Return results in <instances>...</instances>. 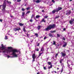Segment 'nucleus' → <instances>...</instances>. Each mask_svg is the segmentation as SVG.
Returning <instances> with one entry per match:
<instances>
[{
  "mask_svg": "<svg viewBox=\"0 0 74 74\" xmlns=\"http://www.w3.org/2000/svg\"><path fill=\"white\" fill-rule=\"evenodd\" d=\"M1 47H0V52H1L2 51L4 53V56L5 57H8V58H16L18 57V51L16 50L12 49L11 47H8V49H5L6 47L3 45V44L1 45Z\"/></svg>",
  "mask_w": 74,
  "mask_h": 74,
  "instance_id": "nucleus-1",
  "label": "nucleus"
},
{
  "mask_svg": "<svg viewBox=\"0 0 74 74\" xmlns=\"http://www.w3.org/2000/svg\"><path fill=\"white\" fill-rule=\"evenodd\" d=\"M2 0L3 1H4V3L3 5V9H2V11H3V12H7V13H9V12H8V11L5 10V5H6V3H5L6 0Z\"/></svg>",
  "mask_w": 74,
  "mask_h": 74,
  "instance_id": "nucleus-2",
  "label": "nucleus"
},
{
  "mask_svg": "<svg viewBox=\"0 0 74 74\" xmlns=\"http://www.w3.org/2000/svg\"><path fill=\"white\" fill-rule=\"evenodd\" d=\"M55 26H56L55 24L50 25L46 28L45 30L47 31L48 30H51V29H54L55 27Z\"/></svg>",
  "mask_w": 74,
  "mask_h": 74,
  "instance_id": "nucleus-3",
  "label": "nucleus"
},
{
  "mask_svg": "<svg viewBox=\"0 0 74 74\" xmlns=\"http://www.w3.org/2000/svg\"><path fill=\"white\" fill-rule=\"evenodd\" d=\"M39 55L38 56V57H40L41 55V54H42L43 53V48L41 47V49L40 51L39 52Z\"/></svg>",
  "mask_w": 74,
  "mask_h": 74,
  "instance_id": "nucleus-4",
  "label": "nucleus"
},
{
  "mask_svg": "<svg viewBox=\"0 0 74 74\" xmlns=\"http://www.w3.org/2000/svg\"><path fill=\"white\" fill-rule=\"evenodd\" d=\"M36 56L34 54H32V58H33L32 62H34L35 61V58H36Z\"/></svg>",
  "mask_w": 74,
  "mask_h": 74,
  "instance_id": "nucleus-5",
  "label": "nucleus"
},
{
  "mask_svg": "<svg viewBox=\"0 0 74 74\" xmlns=\"http://www.w3.org/2000/svg\"><path fill=\"white\" fill-rule=\"evenodd\" d=\"M74 19H72L69 21V23L71 25H72V24H73V23H74V22H74Z\"/></svg>",
  "mask_w": 74,
  "mask_h": 74,
  "instance_id": "nucleus-6",
  "label": "nucleus"
},
{
  "mask_svg": "<svg viewBox=\"0 0 74 74\" xmlns=\"http://www.w3.org/2000/svg\"><path fill=\"white\" fill-rule=\"evenodd\" d=\"M21 30V28H15L14 29V30L15 32H16L17 30L19 31V30Z\"/></svg>",
  "mask_w": 74,
  "mask_h": 74,
  "instance_id": "nucleus-7",
  "label": "nucleus"
},
{
  "mask_svg": "<svg viewBox=\"0 0 74 74\" xmlns=\"http://www.w3.org/2000/svg\"><path fill=\"white\" fill-rule=\"evenodd\" d=\"M61 10H62V8L61 7H58V8L56 10V12H58L59 11Z\"/></svg>",
  "mask_w": 74,
  "mask_h": 74,
  "instance_id": "nucleus-8",
  "label": "nucleus"
},
{
  "mask_svg": "<svg viewBox=\"0 0 74 74\" xmlns=\"http://www.w3.org/2000/svg\"><path fill=\"white\" fill-rule=\"evenodd\" d=\"M71 13V10H69L67 13L66 14V15H69Z\"/></svg>",
  "mask_w": 74,
  "mask_h": 74,
  "instance_id": "nucleus-9",
  "label": "nucleus"
},
{
  "mask_svg": "<svg viewBox=\"0 0 74 74\" xmlns=\"http://www.w3.org/2000/svg\"><path fill=\"white\" fill-rule=\"evenodd\" d=\"M61 53L62 54V56L63 57L64 56H66V53H64L62 52Z\"/></svg>",
  "mask_w": 74,
  "mask_h": 74,
  "instance_id": "nucleus-10",
  "label": "nucleus"
},
{
  "mask_svg": "<svg viewBox=\"0 0 74 74\" xmlns=\"http://www.w3.org/2000/svg\"><path fill=\"white\" fill-rule=\"evenodd\" d=\"M47 4H49L50 6L52 5V4L50 5L51 4V2L49 1L48 3H47Z\"/></svg>",
  "mask_w": 74,
  "mask_h": 74,
  "instance_id": "nucleus-11",
  "label": "nucleus"
},
{
  "mask_svg": "<svg viewBox=\"0 0 74 74\" xmlns=\"http://www.w3.org/2000/svg\"><path fill=\"white\" fill-rule=\"evenodd\" d=\"M43 73L42 72V71H41L40 72H39L37 73V74H42Z\"/></svg>",
  "mask_w": 74,
  "mask_h": 74,
  "instance_id": "nucleus-12",
  "label": "nucleus"
},
{
  "mask_svg": "<svg viewBox=\"0 0 74 74\" xmlns=\"http://www.w3.org/2000/svg\"><path fill=\"white\" fill-rule=\"evenodd\" d=\"M67 45V43L64 42V44L63 45V47H65Z\"/></svg>",
  "mask_w": 74,
  "mask_h": 74,
  "instance_id": "nucleus-13",
  "label": "nucleus"
},
{
  "mask_svg": "<svg viewBox=\"0 0 74 74\" xmlns=\"http://www.w3.org/2000/svg\"><path fill=\"white\" fill-rule=\"evenodd\" d=\"M56 10H54L53 11H52V13H53V14H54V13H55L56 12Z\"/></svg>",
  "mask_w": 74,
  "mask_h": 74,
  "instance_id": "nucleus-14",
  "label": "nucleus"
},
{
  "mask_svg": "<svg viewBox=\"0 0 74 74\" xmlns=\"http://www.w3.org/2000/svg\"><path fill=\"white\" fill-rule=\"evenodd\" d=\"M35 36H36V37H38V34L37 33H35Z\"/></svg>",
  "mask_w": 74,
  "mask_h": 74,
  "instance_id": "nucleus-15",
  "label": "nucleus"
},
{
  "mask_svg": "<svg viewBox=\"0 0 74 74\" xmlns=\"http://www.w3.org/2000/svg\"><path fill=\"white\" fill-rule=\"evenodd\" d=\"M38 30H40L41 29V26L38 25L37 27Z\"/></svg>",
  "mask_w": 74,
  "mask_h": 74,
  "instance_id": "nucleus-16",
  "label": "nucleus"
},
{
  "mask_svg": "<svg viewBox=\"0 0 74 74\" xmlns=\"http://www.w3.org/2000/svg\"><path fill=\"white\" fill-rule=\"evenodd\" d=\"M49 36L50 37H53V36H52V34H49Z\"/></svg>",
  "mask_w": 74,
  "mask_h": 74,
  "instance_id": "nucleus-17",
  "label": "nucleus"
},
{
  "mask_svg": "<svg viewBox=\"0 0 74 74\" xmlns=\"http://www.w3.org/2000/svg\"><path fill=\"white\" fill-rule=\"evenodd\" d=\"M55 32H56V30L53 31H51L50 33H55Z\"/></svg>",
  "mask_w": 74,
  "mask_h": 74,
  "instance_id": "nucleus-18",
  "label": "nucleus"
},
{
  "mask_svg": "<svg viewBox=\"0 0 74 74\" xmlns=\"http://www.w3.org/2000/svg\"><path fill=\"white\" fill-rule=\"evenodd\" d=\"M25 12H23L22 13V16H23V17H24V16H25Z\"/></svg>",
  "mask_w": 74,
  "mask_h": 74,
  "instance_id": "nucleus-19",
  "label": "nucleus"
},
{
  "mask_svg": "<svg viewBox=\"0 0 74 74\" xmlns=\"http://www.w3.org/2000/svg\"><path fill=\"white\" fill-rule=\"evenodd\" d=\"M45 18H43L42 20V22H46V20H45Z\"/></svg>",
  "mask_w": 74,
  "mask_h": 74,
  "instance_id": "nucleus-20",
  "label": "nucleus"
},
{
  "mask_svg": "<svg viewBox=\"0 0 74 74\" xmlns=\"http://www.w3.org/2000/svg\"><path fill=\"white\" fill-rule=\"evenodd\" d=\"M52 44H53V45H55L56 44V42L54 41H53V43H52V42H51Z\"/></svg>",
  "mask_w": 74,
  "mask_h": 74,
  "instance_id": "nucleus-21",
  "label": "nucleus"
},
{
  "mask_svg": "<svg viewBox=\"0 0 74 74\" xmlns=\"http://www.w3.org/2000/svg\"><path fill=\"white\" fill-rule=\"evenodd\" d=\"M40 1L39 0H37L36 1V3H40Z\"/></svg>",
  "mask_w": 74,
  "mask_h": 74,
  "instance_id": "nucleus-22",
  "label": "nucleus"
},
{
  "mask_svg": "<svg viewBox=\"0 0 74 74\" xmlns=\"http://www.w3.org/2000/svg\"><path fill=\"white\" fill-rule=\"evenodd\" d=\"M30 13V11H28L26 13V15L27 14H29V13Z\"/></svg>",
  "mask_w": 74,
  "mask_h": 74,
  "instance_id": "nucleus-23",
  "label": "nucleus"
},
{
  "mask_svg": "<svg viewBox=\"0 0 74 74\" xmlns=\"http://www.w3.org/2000/svg\"><path fill=\"white\" fill-rule=\"evenodd\" d=\"M52 67V65H51L50 66H49L48 67V69H51Z\"/></svg>",
  "mask_w": 74,
  "mask_h": 74,
  "instance_id": "nucleus-24",
  "label": "nucleus"
},
{
  "mask_svg": "<svg viewBox=\"0 0 74 74\" xmlns=\"http://www.w3.org/2000/svg\"><path fill=\"white\" fill-rule=\"evenodd\" d=\"M19 25L21 26H23V24H22L21 23H20L19 24Z\"/></svg>",
  "mask_w": 74,
  "mask_h": 74,
  "instance_id": "nucleus-25",
  "label": "nucleus"
},
{
  "mask_svg": "<svg viewBox=\"0 0 74 74\" xmlns=\"http://www.w3.org/2000/svg\"><path fill=\"white\" fill-rule=\"evenodd\" d=\"M63 59H62L60 60V63H62V61H63Z\"/></svg>",
  "mask_w": 74,
  "mask_h": 74,
  "instance_id": "nucleus-26",
  "label": "nucleus"
},
{
  "mask_svg": "<svg viewBox=\"0 0 74 74\" xmlns=\"http://www.w3.org/2000/svg\"><path fill=\"white\" fill-rule=\"evenodd\" d=\"M61 66H62V69H63V67H64V64H62Z\"/></svg>",
  "mask_w": 74,
  "mask_h": 74,
  "instance_id": "nucleus-27",
  "label": "nucleus"
},
{
  "mask_svg": "<svg viewBox=\"0 0 74 74\" xmlns=\"http://www.w3.org/2000/svg\"><path fill=\"white\" fill-rule=\"evenodd\" d=\"M40 16L39 15H37L36 16V18H39Z\"/></svg>",
  "mask_w": 74,
  "mask_h": 74,
  "instance_id": "nucleus-28",
  "label": "nucleus"
},
{
  "mask_svg": "<svg viewBox=\"0 0 74 74\" xmlns=\"http://www.w3.org/2000/svg\"><path fill=\"white\" fill-rule=\"evenodd\" d=\"M45 3H47V4H48V1H46L45 2H44Z\"/></svg>",
  "mask_w": 74,
  "mask_h": 74,
  "instance_id": "nucleus-29",
  "label": "nucleus"
},
{
  "mask_svg": "<svg viewBox=\"0 0 74 74\" xmlns=\"http://www.w3.org/2000/svg\"><path fill=\"white\" fill-rule=\"evenodd\" d=\"M57 37H59L60 36V35L58 34H57Z\"/></svg>",
  "mask_w": 74,
  "mask_h": 74,
  "instance_id": "nucleus-30",
  "label": "nucleus"
},
{
  "mask_svg": "<svg viewBox=\"0 0 74 74\" xmlns=\"http://www.w3.org/2000/svg\"><path fill=\"white\" fill-rule=\"evenodd\" d=\"M47 63L49 65H51V62H48Z\"/></svg>",
  "mask_w": 74,
  "mask_h": 74,
  "instance_id": "nucleus-31",
  "label": "nucleus"
},
{
  "mask_svg": "<svg viewBox=\"0 0 74 74\" xmlns=\"http://www.w3.org/2000/svg\"><path fill=\"white\" fill-rule=\"evenodd\" d=\"M4 38H5V40H7V39H8V38H7V36H5V37Z\"/></svg>",
  "mask_w": 74,
  "mask_h": 74,
  "instance_id": "nucleus-32",
  "label": "nucleus"
},
{
  "mask_svg": "<svg viewBox=\"0 0 74 74\" xmlns=\"http://www.w3.org/2000/svg\"><path fill=\"white\" fill-rule=\"evenodd\" d=\"M34 15L33 14H32L31 16V19H32V18H34Z\"/></svg>",
  "mask_w": 74,
  "mask_h": 74,
  "instance_id": "nucleus-33",
  "label": "nucleus"
},
{
  "mask_svg": "<svg viewBox=\"0 0 74 74\" xmlns=\"http://www.w3.org/2000/svg\"><path fill=\"white\" fill-rule=\"evenodd\" d=\"M48 17V16H44V18H47Z\"/></svg>",
  "mask_w": 74,
  "mask_h": 74,
  "instance_id": "nucleus-34",
  "label": "nucleus"
},
{
  "mask_svg": "<svg viewBox=\"0 0 74 74\" xmlns=\"http://www.w3.org/2000/svg\"><path fill=\"white\" fill-rule=\"evenodd\" d=\"M43 69H44V70H47V68H46V67H44Z\"/></svg>",
  "mask_w": 74,
  "mask_h": 74,
  "instance_id": "nucleus-35",
  "label": "nucleus"
},
{
  "mask_svg": "<svg viewBox=\"0 0 74 74\" xmlns=\"http://www.w3.org/2000/svg\"><path fill=\"white\" fill-rule=\"evenodd\" d=\"M23 30L24 32H26V30H25V28L24 27L23 28Z\"/></svg>",
  "mask_w": 74,
  "mask_h": 74,
  "instance_id": "nucleus-36",
  "label": "nucleus"
},
{
  "mask_svg": "<svg viewBox=\"0 0 74 74\" xmlns=\"http://www.w3.org/2000/svg\"><path fill=\"white\" fill-rule=\"evenodd\" d=\"M17 2H21V0H17Z\"/></svg>",
  "mask_w": 74,
  "mask_h": 74,
  "instance_id": "nucleus-37",
  "label": "nucleus"
},
{
  "mask_svg": "<svg viewBox=\"0 0 74 74\" xmlns=\"http://www.w3.org/2000/svg\"><path fill=\"white\" fill-rule=\"evenodd\" d=\"M58 54L57 53L56 55V56H55V58H57V56H58Z\"/></svg>",
  "mask_w": 74,
  "mask_h": 74,
  "instance_id": "nucleus-38",
  "label": "nucleus"
},
{
  "mask_svg": "<svg viewBox=\"0 0 74 74\" xmlns=\"http://www.w3.org/2000/svg\"><path fill=\"white\" fill-rule=\"evenodd\" d=\"M59 16H56V17L55 18V19H56V18H59Z\"/></svg>",
  "mask_w": 74,
  "mask_h": 74,
  "instance_id": "nucleus-39",
  "label": "nucleus"
},
{
  "mask_svg": "<svg viewBox=\"0 0 74 74\" xmlns=\"http://www.w3.org/2000/svg\"><path fill=\"white\" fill-rule=\"evenodd\" d=\"M7 2L8 3V4H9L10 3V4H11V2H8V1H7Z\"/></svg>",
  "mask_w": 74,
  "mask_h": 74,
  "instance_id": "nucleus-40",
  "label": "nucleus"
},
{
  "mask_svg": "<svg viewBox=\"0 0 74 74\" xmlns=\"http://www.w3.org/2000/svg\"><path fill=\"white\" fill-rule=\"evenodd\" d=\"M29 21H30V22H33V21L32 19H31Z\"/></svg>",
  "mask_w": 74,
  "mask_h": 74,
  "instance_id": "nucleus-41",
  "label": "nucleus"
},
{
  "mask_svg": "<svg viewBox=\"0 0 74 74\" xmlns=\"http://www.w3.org/2000/svg\"><path fill=\"white\" fill-rule=\"evenodd\" d=\"M21 10L23 11H25V9L24 8H22Z\"/></svg>",
  "mask_w": 74,
  "mask_h": 74,
  "instance_id": "nucleus-42",
  "label": "nucleus"
},
{
  "mask_svg": "<svg viewBox=\"0 0 74 74\" xmlns=\"http://www.w3.org/2000/svg\"><path fill=\"white\" fill-rule=\"evenodd\" d=\"M36 51H39V49H36Z\"/></svg>",
  "mask_w": 74,
  "mask_h": 74,
  "instance_id": "nucleus-43",
  "label": "nucleus"
},
{
  "mask_svg": "<svg viewBox=\"0 0 74 74\" xmlns=\"http://www.w3.org/2000/svg\"><path fill=\"white\" fill-rule=\"evenodd\" d=\"M63 68H62V69L61 71V73H62V72H63Z\"/></svg>",
  "mask_w": 74,
  "mask_h": 74,
  "instance_id": "nucleus-44",
  "label": "nucleus"
},
{
  "mask_svg": "<svg viewBox=\"0 0 74 74\" xmlns=\"http://www.w3.org/2000/svg\"><path fill=\"white\" fill-rule=\"evenodd\" d=\"M63 40H66V39H65V38H64V37H63Z\"/></svg>",
  "mask_w": 74,
  "mask_h": 74,
  "instance_id": "nucleus-45",
  "label": "nucleus"
},
{
  "mask_svg": "<svg viewBox=\"0 0 74 74\" xmlns=\"http://www.w3.org/2000/svg\"><path fill=\"white\" fill-rule=\"evenodd\" d=\"M29 9L30 8H27V10H29Z\"/></svg>",
  "mask_w": 74,
  "mask_h": 74,
  "instance_id": "nucleus-46",
  "label": "nucleus"
},
{
  "mask_svg": "<svg viewBox=\"0 0 74 74\" xmlns=\"http://www.w3.org/2000/svg\"><path fill=\"white\" fill-rule=\"evenodd\" d=\"M47 38V37H46V36H45L44 38V40H45V39Z\"/></svg>",
  "mask_w": 74,
  "mask_h": 74,
  "instance_id": "nucleus-47",
  "label": "nucleus"
},
{
  "mask_svg": "<svg viewBox=\"0 0 74 74\" xmlns=\"http://www.w3.org/2000/svg\"><path fill=\"white\" fill-rule=\"evenodd\" d=\"M52 2H53V3H54L55 2V1L53 0H52Z\"/></svg>",
  "mask_w": 74,
  "mask_h": 74,
  "instance_id": "nucleus-48",
  "label": "nucleus"
},
{
  "mask_svg": "<svg viewBox=\"0 0 74 74\" xmlns=\"http://www.w3.org/2000/svg\"><path fill=\"white\" fill-rule=\"evenodd\" d=\"M40 45V43H38L37 46H39Z\"/></svg>",
  "mask_w": 74,
  "mask_h": 74,
  "instance_id": "nucleus-49",
  "label": "nucleus"
},
{
  "mask_svg": "<svg viewBox=\"0 0 74 74\" xmlns=\"http://www.w3.org/2000/svg\"><path fill=\"white\" fill-rule=\"evenodd\" d=\"M42 12H44V10H42Z\"/></svg>",
  "mask_w": 74,
  "mask_h": 74,
  "instance_id": "nucleus-50",
  "label": "nucleus"
},
{
  "mask_svg": "<svg viewBox=\"0 0 74 74\" xmlns=\"http://www.w3.org/2000/svg\"><path fill=\"white\" fill-rule=\"evenodd\" d=\"M0 22H2V20H1V19H0Z\"/></svg>",
  "mask_w": 74,
  "mask_h": 74,
  "instance_id": "nucleus-51",
  "label": "nucleus"
},
{
  "mask_svg": "<svg viewBox=\"0 0 74 74\" xmlns=\"http://www.w3.org/2000/svg\"><path fill=\"white\" fill-rule=\"evenodd\" d=\"M63 30H64V31L66 30V29L65 28H64L63 29Z\"/></svg>",
  "mask_w": 74,
  "mask_h": 74,
  "instance_id": "nucleus-52",
  "label": "nucleus"
},
{
  "mask_svg": "<svg viewBox=\"0 0 74 74\" xmlns=\"http://www.w3.org/2000/svg\"><path fill=\"white\" fill-rule=\"evenodd\" d=\"M26 35L27 36V37H28V34H26Z\"/></svg>",
  "mask_w": 74,
  "mask_h": 74,
  "instance_id": "nucleus-53",
  "label": "nucleus"
},
{
  "mask_svg": "<svg viewBox=\"0 0 74 74\" xmlns=\"http://www.w3.org/2000/svg\"><path fill=\"white\" fill-rule=\"evenodd\" d=\"M1 6H2V5H0V8H1Z\"/></svg>",
  "mask_w": 74,
  "mask_h": 74,
  "instance_id": "nucleus-54",
  "label": "nucleus"
},
{
  "mask_svg": "<svg viewBox=\"0 0 74 74\" xmlns=\"http://www.w3.org/2000/svg\"><path fill=\"white\" fill-rule=\"evenodd\" d=\"M54 73H56V71H54Z\"/></svg>",
  "mask_w": 74,
  "mask_h": 74,
  "instance_id": "nucleus-55",
  "label": "nucleus"
},
{
  "mask_svg": "<svg viewBox=\"0 0 74 74\" xmlns=\"http://www.w3.org/2000/svg\"><path fill=\"white\" fill-rule=\"evenodd\" d=\"M14 1H16V0H13Z\"/></svg>",
  "mask_w": 74,
  "mask_h": 74,
  "instance_id": "nucleus-56",
  "label": "nucleus"
},
{
  "mask_svg": "<svg viewBox=\"0 0 74 74\" xmlns=\"http://www.w3.org/2000/svg\"><path fill=\"white\" fill-rule=\"evenodd\" d=\"M10 17L11 18H12V16H10Z\"/></svg>",
  "mask_w": 74,
  "mask_h": 74,
  "instance_id": "nucleus-57",
  "label": "nucleus"
},
{
  "mask_svg": "<svg viewBox=\"0 0 74 74\" xmlns=\"http://www.w3.org/2000/svg\"><path fill=\"white\" fill-rule=\"evenodd\" d=\"M59 68H57V70H59Z\"/></svg>",
  "mask_w": 74,
  "mask_h": 74,
  "instance_id": "nucleus-58",
  "label": "nucleus"
},
{
  "mask_svg": "<svg viewBox=\"0 0 74 74\" xmlns=\"http://www.w3.org/2000/svg\"><path fill=\"white\" fill-rule=\"evenodd\" d=\"M69 1H72V0H70Z\"/></svg>",
  "mask_w": 74,
  "mask_h": 74,
  "instance_id": "nucleus-59",
  "label": "nucleus"
},
{
  "mask_svg": "<svg viewBox=\"0 0 74 74\" xmlns=\"http://www.w3.org/2000/svg\"><path fill=\"white\" fill-rule=\"evenodd\" d=\"M72 10H73V8H72Z\"/></svg>",
  "mask_w": 74,
  "mask_h": 74,
  "instance_id": "nucleus-60",
  "label": "nucleus"
},
{
  "mask_svg": "<svg viewBox=\"0 0 74 74\" xmlns=\"http://www.w3.org/2000/svg\"><path fill=\"white\" fill-rule=\"evenodd\" d=\"M15 34V35L17 34V33H16V34Z\"/></svg>",
  "mask_w": 74,
  "mask_h": 74,
  "instance_id": "nucleus-61",
  "label": "nucleus"
},
{
  "mask_svg": "<svg viewBox=\"0 0 74 74\" xmlns=\"http://www.w3.org/2000/svg\"><path fill=\"white\" fill-rule=\"evenodd\" d=\"M36 66H38V64H36Z\"/></svg>",
  "mask_w": 74,
  "mask_h": 74,
  "instance_id": "nucleus-62",
  "label": "nucleus"
},
{
  "mask_svg": "<svg viewBox=\"0 0 74 74\" xmlns=\"http://www.w3.org/2000/svg\"><path fill=\"white\" fill-rule=\"evenodd\" d=\"M67 64H68V66H69V64L68 63V62H67Z\"/></svg>",
  "mask_w": 74,
  "mask_h": 74,
  "instance_id": "nucleus-63",
  "label": "nucleus"
},
{
  "mask_svg": "<svg viewBox=\"0 0 74 74\" xmlns=\"http://www.w3.org/2000/svg\"><path fill=\"white\" fill-rule=\"evenodd\" d=\"M48 58H47V60H48Z\"/></svg>",
  "mask_w": 74,
  "mask_h": 74,
  "instance_id": "nucleus-64",
  "label": "nucleus"
}]
</instances>
